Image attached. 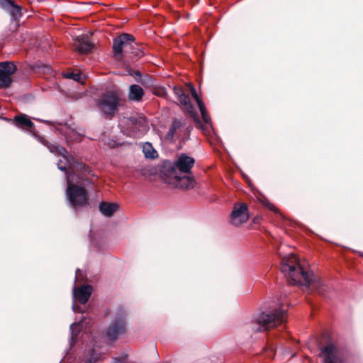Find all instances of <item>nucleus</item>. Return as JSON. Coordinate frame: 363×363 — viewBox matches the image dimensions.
I'll return each instance as SVG.
<instances>
[{
	"label": "nucleus",
	"instance_id": "obj_22",
	"mask_svg": "<svg viewBox=\"0 0 363 363\" xmlns=\"http://www.w3.org/2000/svg\"><path fill=\"white\" fill-rule=\"evenodd\" d=\"M13 122L17 127L32 128L34 125L33 123L25 115L16 116L14 118Z\"/></svg>",
	"mask_w": 363,
	"mask_h": 363
},
{
	"label": "nucleus",
	"instance_id": "obj_17",
	"mask_svg": "<svg viewBox=\"0 0 363 363\" xmlns=\"http://www.w3.org/2000/svg\"><path fill=\"white\" fill-rule=\"evenodd\" d=\"M191 94L192 97L194 98L198 104L203 121L205 122V123L210 125L211 123V119L206 111V106L201 99H200L199 96L196 89L192 86H191Z\"/></svg>",
	"mask_w": 363,
	"mask_h": 363
},
{
	"label": "nucleus",
	"instance_id": "obj_13",
	"mask_svg": "<svg viewBox=\"0 0 363 363\" xmlns=\"http://www.w3.org/2000/svg\"><path fill=\"white\" fill-rule=\"evenodd\" d=\"M320 357L323 358L324 363H342L337 347L333 344H328L322 350Z\"/></svg>",
	"mask_w": 363,
	"mask_h": 363
},
{
	"label": "nucleus",
	"instance_id": "obj_11",
	"mask_svg": "<svg viewBox=\"0 0 363 363\" xmlns=\"http://www.w3.org/2000/svg\"><path fill=\"white\" fill-rule=\"evenodd\" d=\"M16 69V66L13 62L8 61L0 62V89H6L11 86V76Z\"/></svg>",
	"mask_w": 363,
	"mask_h": 363
},
{
	"label": "nucleus",
	"instance_id": "obj_23",
	"mask_svg": "<svg viewBox=\"0 0 363 363\" xmlns=\"http://www.w3.org/2000/svg\"><path fill=\"white\" fill-rule=\"evenodd\" d=\"M65 136L67 142L80 141L82 135L74 129L67 128L65 132Z\"/></svg>",
	"mask_w": 363,
	"mask_h": 363
},
{
	"label": "nucleus",
	"instance_id": "obj_19",
	"mask_svg": "<svg viewBox=\"0 0 363 363\" xmlns=\"http://www.w3.org/2000/svg\"><path fill=\"white\" fill-rule=\"evenodd\" d=\"M144 96L143 89L138 84H133L129 86L128 99L130 101H140Z\"/></svg>",
	"mask_w": 363,
	"mask_h": 363
},
{
	"label": "nucleus",
	"instance_id": "obj_12",
	"mask_svg": "<svg viewBox=\"0 0 363 363\" xmlns=\"http://www.w3.org/2000/svg\"><path fill=\"white\" fill-rule=\"evenodd\" d=\"M174 94L177 97L182 108L189 113L194 119H197V114L193 104L190 101L189 96L186 95L182 87L174 86L172 88Z\"/></svg>",
	"mask_w": 363,
	"mask_h": 363
},
{
	"label": "nucleus",
	"instance_id": "obj_5",
	"mask_svg": "<svg viewBox=\"0 0 363 363\" xmlns=\"http://www.w3.org/2000/svg\"><path fill=\"white\" fill-rule=\"evenodd\" d=\"M135 37L129 33H123L113 40L112 50L113 56L118 60H121L123 53L130 52L138 58L144 55V52L140 48H135Z\"/></svg>",
	"mask_w": 363,
	"mask_h": 363
},
{
	"label": "nucleus",
	"instance_id": "obj_4",
	"mask_svg": "<svg viewBox=\"0 0 363 363\" xmlns=\"http://www.w3.org/2000/svg\"><path fill=\"white\" fill-rule=\"evenodd\" d=\"M118 126L123 135L132 138H140L149 130L147 118L140 113L123 117L120 120Z\"/></svg>",
	"mask_w": 363,
	"mask_h": 363
},
{
	"label": "nucleus",
	"instance_id": "obj_28",
	"mask_svg": "<svg viewBox=\"0 0 363 363\" xmlns=\"http://www.w3.org/2000/svg\"><path fill=\"white\" fill-rule=\"evenodd\" d=\"M80 327H81L80 323H74L71 324L70 330H71V333H72V337H71L72 340H74V337L77 336V334H74V330H79Z\"/></svg>",
	"mask_w": 363,
	"mask_h": 363
},
{
	"label": "nucleus",
	"instance_id": "obj_25",
	"mask_svg": "<svg viewBox=\"0 0 363 363\" xmlns=\"http://www.w3.org/2000/svg\"><path fill=\"white\" fill-rule=\"evenodd\" d=\"M107 145H108V147H109L111 148H115V147H117L118 146H128V147H129V146H130V143H119L116 140H109L108 142L107 143Z\"/></svg>",
	"mask_w": 363,
	"mask_h": 363
},
{
	"label": "nucleus",
	"instance_id": "obj_32",
	"mask_svg": "<svg viewBox=\"0 0 363 363\" xmlns=\"http://www.w3.org/2000/svg\"><path fill=\"white\" fill-rule=\"evenodd\" d=\"M130 74H131L132 76H133V77L138 76V77H140V79L142 78V77H142V76H141V73H140V71H138V70H137V71L134 72V73Z\"/></svg>",
	"mask_w": 363,
	"mask_h": 363
},
{
	"label": "nucleus",
	"instance_id": "obj_29",
	"mask_svg": "<svg viewBox=\"0 0 363 363\" xmlns=\"http://www.w3.org/2000/svg\"><path fill=\"white\" fill-rule=\"evenodd\" d=\"M156 94L158 96H160L166 97V96L167 95V93L164 88H161L157 91Z\"/></svg>",
	"mask_w": 363,
	"mask_h": 363
},
{
	"label": "nucleus",
	"instance_id": "obj_10",
	"mask_svg": "<svg viewBox=\"0 0 363 363\" xmlns=\"http://www.w3.org/2000/svg\"><path fill=\"white\" fill-rule=\"evenodd\" d=\"M249 211L246 203H235L230 214V223L235 226H240L249 219Z\"/></svg>",
	"mask_w": 363,
	"mask_h": 363
},
{
	"label": "nucleus",
	"instance_id": "obj_14",
	"mask_svg": "<svg viewBox=\"0 0 363 363\" xmlns=\"http://www.w3.org/2000/svg\"><path fill=\"white\" fill-rule=\"evenodd\" d=\"M0 7L9 13L12 21H18L22 16L21 6L12 0H0Z\"/></svg>",
	"mask_w": 363,
	"mask_h": 363
},
{
	"label": "nucleus",
	"instance_id": "obj_18",
	"mask_svg": "<svg viewBox=\"0 0 363 363\" xmlns=\"http://www.w3.org/2000/svg\"><path fill=\"white\" fill-rule=\"evenodd\" d=\"M74 47L79 52L85 54L91 51L92 44L89 42L88 37H81L75 40Z\"/></svg>",
	"mask_w": 363,
	"mask_h": 363
},
{
	"label": "nucleus",
	"instance_id": "obj_16",
	"mask_svg": "<svg viewBox=\"0 0 363 363\" xmlns=\"http://www.w3.org/2000/svg\"><path fill=\"white\" fill-rule=\"evenodd\" d=\"M92 292V288L89 285H84L79 288H73V297L82 304H85Z\"/></svg>",
	"mask_w": 363,
	"mask_h": 363
},
{
	"label": "nucleus",
	"instance_id": "obj_33",
	"mask_svg": "<svg viewBox=\"0 0 363 363\" xmlns=\"http://www.w3.org/2000/svg\"><path fill=\"white\" fill-rule=\"evenodd\" d=\"M72 309H73V311H74V312H79V313H81V312H82V311H80V310L77 309L74 305H73V306H72Z\"/></svg>",
	"mask_w": 363,
	"mask_h": 363
},
{
	"label": "nucleus",
	"instance_id": "obj_26",
	"mask_svg": "<svg viewBox=\"0 0 363 363\" xmlns=\"http://www.w3.org/2000/svg\"><path fill=\"white\" fill-rule=\"evenodd\" d=\"M101 357L96 354L95 350H91L89 354V357L86 361V363H94Z\"/></svg>",
	"mask_w": 363,
	"mask_h": 363
},
{
	"label": "nucleus",
	"instance_id": "obj_2",
	"mask_svg": "<svg viewBox=\"0 0 363 363\" xmlns=\"http://www.w3.org/2000/svg\"><path fill=\"white\" fill-rule=\"evenodd\" d=\"M194 162L195 160H163L157 167L145 165L142 169H138L137 172L149 179L158 176L172 187L190 189L196 184L191 172Z\"/></svg>",
	"mask_w": 363,
	"mask_h": 363
},
{
	"label": "nucleus",
	"instance_id": "obj_20",
	"mask_svg": "<svg viewBox=\"0 0 363 363\" xmlns=\"http://www.w3.org/2000/svg\"><path fill=\"white\" fill-rule=\"evenodd\" d=\"M118 206L116 203L101 202L99 204V211L105 216L110 217L117 211Z\"/></svg>",
	"mask_w": 363,
	"mask_h": 363
},
{
	"label": "nucleus",
	"instance_id": "obj_21",
	"mask_svg": "<svg viewBox=\"0 0 363 363\" xmlns=\"http://www.w3.org/2000/svg\"><path fill=\"white\" fill-rule=\"evenodd\" d=\"M142 151L146 159H156L158 157L157 150L149 142H145L142 144Z\"/></svg>",
	"mask_w": 363,
	"mask_h": 363
},
{
	"label": "nucleus",
	"instance_id": "obj_30",
	"mask_svg": "<svg viewBox=\"0 0 363 363\" xmlns=\"http://www.w3.org/2000/svg\"><path fill=\"white\" fill-rule=\"evenodd\" d=\"M177 159L184 160V159H193V158L189 156L186 153H182L180 155H179Z\"/></svg>",
	"mask_w": 363,
	"mask_h": 363
},
{
	"label": "nucleus",
	"instance_id": "obj_7",
	"mask_svg": "<svg viewBox=\"0 0 363 363\" xmlns=\"http://www.w3.org/2000/svg\"><path fill=\"white\" fill-rule=\"evenodd\" d=\"M120 106V97L113 92L102 94L97 102L98 108L108 118H112L118 112Z\"/></svg>",
	"mask_w": 363,
	"mask_h": 363
},
{
	"label": "nucleus",
	"instance_id": "obj_31",
	"mask_svg": "<svg viewBox=\"0 0 363 363\" xmlns=\"http://www.w3.org/2000/svg\"><path fill=\"white\" fill-rule=\"evenodd\" d=\"M267 207L269 209H270L271 211H274V212H277V208H276V206H275L273 203H268L267 204Z\"/></svg>",
	"mask_w": 363,
	"mask_h": 363
},
{
	"label": "nucleus",
	"instance_id": "obj_8",
	"mask_svg": "<svg viewBox=\"0 0 363 363\" xmlns=\"http://www.w3.org/2000/svg\"><path fill=\"white\" fill-rule=\"evenodd\" d=\"M126 313L123 309H119L116 316L111 322L106 330V337L110 341L116 340L120 335L124 334L126 330L125 318Z\"/></svg>",
	"mask_w": 363,
	"mask_h": 363
},
{
	"label": "nucleus",
	"instance_id": "obj_9",
	"mask_svg": "<svg viewBox=\"0 0 363 363\" xmlns=\"http://www.w3.org/2000/svg\"><path fill=\"white\" fill-rule=\"evenodd\" d=\"M192 126L187 124L185 121H181L175 118L166 135V139L172 140L174 138L179 140H187Z\"/></svg>",
	"mask_w": 363,
	"mask_h": 363
},
{
	"label": "nucleus",
	"instance_id": "obj_15",
	"mask_svg": "<svg viewBox=\"0 0 363 363\" xmlns=\"http://www.w3.org/2000/svg\"><path fill=\"white\" fill-rule=\"evenodd\" d=\"M32 135L39 143L47 146L51 152L57 156H61L64 159H67V155L68 152L65 147L54 144H50L47 140L35 131H33Z\"/></svg>",
	"mask_w": 363,
	"mask_h": 363
},
{
	"label": "nucleus",
	"instance_id": "obj_3",
	"mask_svg": "<svg viewBox=\"0 0 363 363\" xmlns=\"http://www.w3.org/2000/svg\"><path fill=\"white\" fill-rule=\"evenodd\" d=\"M281 271L290 284L299 285L322 296L330 289V286L325 284L320 278L311 273L306 263L301 262L294 253L282 257Z\"/></svg>",
	"mask_w": 363,
	"mask_h": 363
},
{
	"label": "nucleus",
	"instance_id": "obj_6",
	"mask_svg": "<svg viewBox=\"0 0 363 363\" xmlns=\"http://www.w3.org/2000/svg\"><path fill=\"white\" fill-rule=\"evenodd\" d=\"M286 310L284 306H280L278 309L274 311L263 312L260 313L257 319V323L260 326L259 330H268L277 327L284 323L286 320Z\"/></svg>",
	"mask_w": 363,
	"mask_h": 363
},
{
	"label": "nucleus",
	"instance_id": "obj_1",
	"mask_svg": "<svg viewBox=\"0 0 363 363\" xmlns=\"http://www.w3.org/2000/svg\"><path fill=\"white\" fill-rule=\"evenodd\" d=\"M58 169L67 175V188L66 195L69 204L75 209L84 207L89 203L86 184L94 182V174L82 160H60Z\"/></svg>",
	"mask_w": 363,
	"mask_h": 363
},
{
	"label": "nucleus",
	"instance_id": "obj_27",
	"mask_svg": "<svg viewBox=\"0 0 363 363\" xmlns=\"http://www.w3.org/2000/svg\"><path fill=\"white\" fill-rule=\"evenodd\" d=\"M140 82L143 86H152L153 84V79L152 77L147 75L145 77L141 78L140 80Z\"/></svg>",
	"mask_w": 363,
	"mask_h": 363
},
{
	"label": "nucleus",
	"instance_id": "obj_24",
	"mask_svg": "<svg viewBox=\"0 0 363 363\" xmlns=\"http://www.w3.org/2000/svg\"><path fill=\"white\" fill-rule=\"evenodd\" d=\"M63 77L67 79H73L75 82H80L81 80V74L80 73H74L72 72H67L63 74Z\"/></svg>",
	"mask_w": 363,
	"mask_h": 363
}]
</instances>
